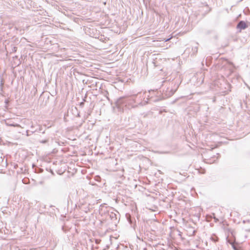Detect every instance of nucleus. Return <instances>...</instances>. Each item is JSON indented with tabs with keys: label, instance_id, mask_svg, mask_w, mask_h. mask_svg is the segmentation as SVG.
<instances>
[{
	"label": "nucleus",
	"instance_id": "2",
	"mask_svg": "<svg viewBox=\"0 0 250 250\" xmlns=\"http://www.w3.org/2000/svg\"><path fill=\"white\" fill-rule=\"evenodd\" d=\"M170 85L162 93V96L164 99L172 96L176 91L179 86L178 83L173 82L170 83Z\"/></svg>",
	"mask_w": 250,
	"mask_h": 250
},
{
	"label": "nucleus",
	"instance_id": "27",
	"mask_svg": "<svg viewBox=\"0 0 250 250\" xmlns=\"http://www.w3.org/2000/svg\"><path fill=\"white\" fill-rule=\"evenodd\" d=\"M20 32H24V29H20Z\"/></svg>",
	"mask_w": 250,
	"mask_h": 250
},
{
	"label": "nucleus",
	"instance_id": "30",
	"mask_svg": "<svg viewBox=\"0 0 250 250\" xmlns=\"http://www.w3.org/2000/svg\"><path fill=\"white\" fill-rule=\"evenodd\" d=\"M211 10V9L210 8H209L208 11V13Z\"/></svg>",
	"mask_w": 250,
	"mask_h": 250
},
{
	"label": "nucleus",
	"instance_id": "3",
	"mask_svg": "<svg viewBox=\"0 0 250 250\" xmlns=\"http://www.w3.org/2000/svg\"><path fill=\"white\" fill-rule=\"evenodd\" d=\"M18 118L17 117V122H18ZM20 123H17V131L18 129H22V131L21 132L19 131V133H21L22 135H25L26 136L30 135V134H28V127L26 124V122H28V121L26 120L25 119H23L22 120L20 119Z\"/></svg>",
	"mask_w": 250,
	"mask_h": 250
},
{
	"label": "nucleus",
	"instance_id": "9",
	"mask_svg": "<svg viewBox=\"0 0 250 250\" xmlns=\"http://www.w3.org/2000/svg\"><path fill=\"white\" fill-rule=\"evenodd\" d=\"M107 215L111 219V220H117L116 214L113 212H108Z\"/></svg>",
	"mask_w": 250,
	"mask_h": 250
},
{
	"label": "nucleus",
	"instance_id": "15",
	"mask_svg": "<svg viewBox=\"0 0 250 250\" xmlns=\"http://www.w3.org/2000/svg\"><path fill=\"white\" fill-rule=\"evenodd\" d=\"M231 247L233 250H239L237 247L236 246L235 244H231Z\"/></svg>",
	"mask_w": 250,
	"mask_h": 250
},
{
	"label": "nucleus",
	"instance_id": "10",
	"mask_svg": "<svg viewBox=\"0 0 250 250\" xmlns=\"http://www.w3.org/2000/svg\"><path fill=\"white\" fill-rule=\"evenodd\" d=\"M196 45H198V43H196ZM198 46L196 45L195 46H193L192 48V54L191 56H194L198 52Z\"/></svg>",
	"mask_w": 250,
	"mask_h": 250
},
{
	"label": "nucleus",
	"instance_id": "32",
	"mask_svg": "<svg viewBox=\"0 0 250 250\" xmlns=\"http://www.w3.org/2000/svg\"><path fill=\"white\" fill-rule=\"evenodd\" d=\"M206 5V6H207V7H208V4H206V5Z\"/></svg>",
	"mask_w": 250,
	"mask_h": 250
},
{
	"label": "nucleus",
	"instance_id": "31",
	"mask_svg": "<svg viewBox=\"0 0 250 250\" xmlns=\"http://www.w3.org/2000/svg\"><path fill=\"white\" fill-rule=\"evenodd\" d=\"M13 167H14V168H16V165H14L13 166Z\"/></svg>",
	"mask_w": 250,
	"mask_h": 250
},
{
	"label": "nucleus",
	"instance_id": "7",
	"mask_svg": "<svg viewBox=\"0 0 250 250\" xmlns=\"http://www.w3.org/2000/svg\"><path fill=\"white\" fill-rule=\"evenodd\" d=\"M248 27L247 23L244 21H240L237 24L236 28L240 30H244Z\"/></svg>",
	"mask_w": 250,
	"mask_h": 250
},
{
	"label": "nucleus",
	"instance_id": "19",
	"mask_svg": "<svg viewBox=\"0 0 250 250\" xmlns=\"http://www.w3.org/2000/svg\"><path fill=\"white\" fill-rule=\"evenodd\" d=\"M14 171H9V175H14Z\"/></svg>",
	"mask_w": 250,
	"mask_h": 250
},
{
	"label": "nucleus",
	"instance_id": "1",
	"mask_svg": "<svg viewBox=\"0 0 250 250\" xmlns=\"http://www.w3.org/2000/svg\"><path fill=\"white\" fill-rule=\"evenodd\" d=\"M146 92H139L136 94L129 96L128 102L132 107H136L139 105L144 106L148 104V99H146Z\"/></svg>",
	"mask_w": 250,
	"mask_h": 250
},
{
	"label": "nucleus",
	"instance_id": "28",
	"mask_svg": "<svg viewBox=\"0 0 250 250\" xmlns=\"http://www.w3.org/2000/svg\"><path fill=\"white\" fill-rule=\"evenodd\" d=\"M170 39V38L167 39H166V40H165V42H167V41H168Z\"/></svg>",
	"mask_w": 250,
	"mask_h": 250
},
{
	"label": "nucleus",
	"instance_id": "26",
	"mask_svg": "<svg viewBox=\"0 0 250 250\" xmlns=\"http://www.w3.org/2000/svg\"><path fill=\"white\" fill-rule=\"evenodd\" d=\"M13 60L14 62L15 58H16V56H12Z\"/></svg>",
	"mask_w": 250,
	"mask_h": 250
},
{
	"label": "nucleus",
	"instance_id": "24",
	"mask_svg": "<svg viewBox=\"0 0 250 250\" xmlns=\"http://www.w3.org/2000/svg\"><path fill=\"white\" fill-rule=\"evenodd\" d=\"M83 105H84V103H83V102H81V103H80V105H81V106H83Z\"/></svg>",
	"mask_w": 250,
	"mask_h": 250
},
{
	"label": "nucleus",
	"instance_id": "12",
	"mask_svg": "<svg viewBox=\"0 0 250 250\" xmlns=\"http://www.w3.org/2000/svg\"><path fill=\"white\" fill-rule=\"evenodd\" d=\"M226 240H227V242L228 243H229L231 246V244H235L236 243L235 239H234V240L232 241V240H231L230 239H229L227 237Z\"/></svg>",
	"mask_w": 250,
	"mask_h": 250
},
{
	"label": "nucleus",
	"instance_id": "14",
	"mask_svg": "<svg viewBox=\"0 0 250 250\" xmlns=\"http://www.w3.org/2000/svg\"><path fill=\"white\" fill-rule=\"evenodd\" d=\"M231 247L233 250H239L237 247L236 246L235 244H231Z\"/></svg>",
	"mask_w": 250,
	"mask_h": 250
},
{
	"label": "nucleus",
	"instance_id": "33",
	"mask_svg": "<svg viewBox=\"0 0 250 250\" xmlns=\"http://www.w3.org/2000/svg\"><path fill=\"white\" fill-rule=\"evenodd\" d=\"M17 31L19 30V29L17 27L16 28Z\"/></svg>",
	"mask_w": 250,
	"mask_h": 250
},
{
	"label": "nucleus",
	"instance_id": "17",
	"mask_svg": "<svg viewBox=\"0 0 250 250\" xmlns=\"http://www.w3.org/2000/svg\"><path fill=\"white\" fill-rule=\"evenodd\" d=\"M36 131V129H34L33 128V126H31V130H28V133L29 132H31V133H33L34 132H35Z\"/></svg>",
	"mask_w": 250,
	"mask_h": 250
},
{
	"label": "nucleus",
	"instance_id": "21",
	"mask_svg": "<svg viewBox=\"0 0 250 250\" xmlns=\"http://www.w3.org/2000/svg\"><path fill=\"white\" fill-rule=\"evenodd\" d=\"M38 169L39 171H37V172H41L42 171V169L41 168H39Z\"/></svg>",
	"mask_w": 250,
	"mask_h": 250
},
{
	"label": "nucleus",
	"instance_id": "4",
	"mask_svg": "<svg viewBox=\"0 0 250 250\" xmlns=\"http://www.w3.org/2000/svg\"><path fill=\"white\" fill-rule=\"evenodd\" d=\"M129 96L128 97H121L118 99L115 102V105L116 107L120 110L123 109L124 106H127L130 105V103L128 100Z\"/></svg>",
	"mask_w": 250,
	"mask_h": 250
},
{
	"label": "nucleus",
	"instance_id": "5",
	"mask_svg": "<svg viewBox=\"0 0 250 250\" xmlns=\"http://www.w3.org/2000/svg\"><path fill=\"white\" fill-rule=\"evenodd\" d=\"M233 65V63L229 62L227 59H222L219 61L218 67L221 68H226L228 66Z\"/></svg>",
	"mask_w": 250,
	"mask_h": 250
},
{
	"label": "nucleus",
	"instance_id": "25",
	"mask_svg": "<svg viewBox=\"0 0 250 250\" xmlns=\"http://www.w3.org/2000/svg\"><path fill=\"white\" fill-rule=\"evenodd\" d=\"M8 125H10V126H16V125H14V124H8Z\"/></svg>",
	"mask_w": 250,
	"mask_h": 250
},
{
	"label": "nucleus",
	"instance_id": "23",
	"mask_svg": "<svg viewBox=\"0 0 250 250\" xmlns=\"http://www.w3.org/2000/svg\"><path fill=\"white\" fill-rule=\"evenodd\" d=\"M19 131H20L21 132H22V129H18V130L17 131H18V133H19Z\"/></svg>",
	"mask_w": 250,
	"mask_h": 250
},
{
	"label": "nucleus",
	"instance_id": "11",
	"mask_svg": "<svg viewBox=\"0 0 250 250\" xmlns=\"http://www.w3.org/2000/svg\"><path fill=\"white\" fill-rule=\"evenodd\" d=\"M218 237L215 235V234H212L211 237H210V240L214 242H216L217 241H218Z\"/></svg>",
	"mask_w": 250,
	"mask_h": 250
},
{
	"label": "nucleus",
	"instance_id": "20",
	"mask_svg": "<svg viewBox=\"0 0 250 250\" xmlns=\"http://www.w3.org/2000/svg\"><path fill=\"white\" fill-rule=\"evenodd\" d=\"M12 50H13V52H16V46H14L13 47H12Z\"/></svg>",
	"mask_w": 250,
	"mask_h": 250
},
{
	"label": "nucleus",
	"instance_id": "34",
	"mask_svg": "<svg viewBox=\"0 0 250 250\" xmlns=\"http://www.w3.org/2000/svg\"><path fill=\"white\" fill-rule=\"evenodd\" d=\"M18 250H20V249Z\"/></svg>",
	"mask_w": 250,
	"mask_h": 250
},
{
	"label": "nucleus",
	"instance_id": "18",
	"mask_svg": "<svg viewBox=\"0 0 250 250\" xmlns=\"http://www.w3.org/2000/svg\"><path fill=\"white\" fill-rule=\"evenodd\" d=\"M107 95H108V92L107 91H105V96L106 97V99H107L108 101H109V100H109V98H108V97L107 96Z\"/></svg>",
	"mask_w": 250,
	"mask_h": 250
},
{
	"label": "nucleus",
	"instance_id": "13",
	"mask_svg": "<svg viewBox=\"0 0 250 250\" xmlns=\"http://www.w3.org/2000/svg\"><path fill=\"white\" fill-rule=\"evenodd\" d=\"M11 63H12V62H11ZM15 68H16V66H14V64L12 63L11 69H12V72H13V73L14 74V76L15 77H16V74L14 73V71H15Z\"/></svg>",
	"mask_w": 250,
	"mask_h": 250
},
{
	"label": "nucleus",
	"instance_id": "8",
	"mask_svg": "<svg viewBox=\"0 0 250 250\" xmlns=\"http://www.w3.org/2000/svg\"><path fill=\"white\" fill-rule=\"evenodd\" d=\"M162 61H164V60H162L160 56H156L155 58L153 59V63L154 65L158 66L161 64V63L160 62H162Z\"/></svg>",
	"mask_w": 250,
	"mask_h": 250
},
{
	"label": "nucleus",
	"instance_id": "29",
	"mask_svg": "<svg viewBox=\"0 0 250 250\" xmlns=\"http://www.w3.org/2000/svg\"><path fill=\"white\" fill-rule=\"evenodd\" d=\"M151 92H155L154 90H149V93H151Z\"/></svg>",
	"mask_w": 250,
	"mask_h": 250
},
{
	"label": "nucleus",
	"instance_id": "6",
	"mask_svg": "<svg viewBox=\"0 0 250 250\" xmlns=\"http://www.w3.org/2000/svg\"><path fill=\"white\" fill-rule=\"evenodd\" d=\"M147 99H148V103L151 102L156 103L164 99L162 96L160 94H159V95H156L155 97H153L152 96L149 97V96H148Z\"/></svg>",
	"mask_w": 250,
	"mask_h": 250
},
{
	"label": "nucleus",
	"instance_id": "22",
	"mask_svg": "<svg viewBox=\"0 0 250 250\" xmlns=\"http://www.w3.org/2000/svg\"><path fill=\"white\" fill-rule=\"evenodd\" d=\"M250 222L249 220H244V221H243V223H246V222Z\"/></svg>",
	"mask_w": 250,
	"mask_h": 250
},
{
	"label": "nucleus",
	"instance_id": "16",
	"mask_svg": "<svg viewBox=\"0 0 250 250\" xmlns=\"http://www.w3.org/2000/svg\"><path fill=\"white\" fill-rule=\"evenodd\" d=\"M48 141H49V139H47L41 140L40 142L41 143H42V144H46V143H48Z\"/></svg>",
	"mask_w": 250,
	"mask_h": 250
}]
</instances>
